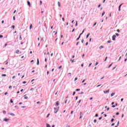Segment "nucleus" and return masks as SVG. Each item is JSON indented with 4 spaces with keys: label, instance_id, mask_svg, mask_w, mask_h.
Listing matches in <instances>:
<instances>
[{
    "label": "nucleus",
    "instance_id": "obj_1",
    "mask_svg": "<svg viewBox=\"0 0 127 127\" xmlns=\"http://www.w3.org/2000/svg\"><path fill=\"white\" fill-rule=\"evenodd\" d=\"M58 111H59V107L55 108V114H56Z\"/></svg>",
    "mask_w": 127,
    "mask_h": 127
},
{
    "label": "nucleus",
    "instance_id": "obj_2",
    "mask_svg": "<svg viewBox=\"0 0 127 127\" xmlns=\"http://www.w3.org/2000/svg\"><path fill=\"white\" fill-rule=\"evenodd\" d=\"M116 37H117V36L116 35H113L112 36V40H113L114 41H115V40H116Z\"/></svg>",
    "mask_w": 127,
    "mask_h": 127
},
{
    "label": "nucleus",
    "instance_id": "obj_3",
    "mask_svg": "<svg viewBox=\"0 0 127 127\" xmlns=\"http://www.w3.org/2000/svg\"><path fill=\"white\" fill-rule=\"evenodd\" d=\"M110 92V89H108L107 91H104V94H107V93H109Z\"/></svg>",
    "mask_w": 127,
    "mask_h": 127
},
{
    "label": "nucleus",
    "instance_id": "obj_4",
    "mask_svg": "<svg viewBox=\"0 0 127 127\" xmlns=\"http://www.w3.org/2000/svg\"><path fill=\"white\" fill-rule=\"evenodd\" d=\"M58 4L59 7H60V6H61V3H60V1L58 2Z\"/></svg>",
    "mask_w": 127,
    "mask_h": 127
},
{
    "label": "nucleus",
    "instance_id": "obj_5",
    "mask_svg": "<svg viewBox=\"0 0 127 127\" xmlns=\"http://www.w3.org/2000/svg\"><path fill=\"white\" fill-rule=\"evenodd\" d=\"M27 3L28 5H29V6L30 7V6H31V5L30 4V2H29V1H28Z\"/></svg>",
    "mask_w": 127,
    "mask_h": 127
},
{
    "label": "nucleus",
    "instance_id": "obj_6",
    "mask_svg": "<svg viewBox=\"0 0 127 127\" xmlns=\"http://www.w3.org/2000/svg\"><path fill=\"white\" fill-rule=\"evenodd\" d=\"M8 121H9V119H4V122H8Z\"/></svg>",
    "mask_w": 127,
    "mask_h": 127
},
{
    "label": "nucleus",
    "instance_id": "obj_7",
    "mask_svg": "<svg viewBox=\"0 0 127 127\" xmlns=\"http://www.w3.org/2000/svg\"><path fill=\"white\" fill-rule=\"evenodd\" d=\"M79 119H82V112H80V113Z\"/></svg>",
    "mask_w": 127,
    "mask_h": 127
},
{
    "label": "nucleus",
    "instance_id": "obj_8",
    "mask_svg": "<svg viewBox=\"0 0 127 127\" xmlns=\"http://www.w3.org/2000/svg\"><path fill=\"white\" fill-rule=\"evenodd\" d=\"M56 105L57 106H59V101H57V102H56Z\"/></svg>",
    "mask_w": 127,
    "mask_h": 127
},
{
    "label": "nucleus",
    "instance_id": "obj_9",
    "mask_svg": "<svg viewBox=\"0 0 127 127\" xmlns=\"http://www.w3.org/2000/svg\"><path fill=\"white\" fill-rule=\"evenodd\" d=\"M122 5H123V3L120 4V5L119 6V11H121V6H122Z\"/></svg>",
    "mask_w": 127,
    "mask_h": 127
},
{
    "label": "nucleus",
    "instance_id": "obj_10",
    "mask_svg": "<svg viewBox=\"0 0 127 127\" xmlns=\"http://www.w3.org/2000/svg\"><path fill=\"white\" fill-rule=\"evenodd\" d=\"M115 93H112L111 94V97H113V96H115Z\"/></svg>",
    "mask_w": 127,
    "mask_h": 127
},
{
    "label": "nucleus",
    "instance_id": "obj_11",
    "mask_svg": "<svg viewBox=\"0 0 127 127\" xmlns=\"http://www.w3.org/2000/svg\"><path fill=\"white\" fill-rule=\"evenodd\" d=\"M37 65H39V59H37Z\"/></svg>",
    "mask_w": 127,
    "mask_h": 127
},
{
    "label": "nucleus",
    "instance_id": "obj_12",
    "mask_svg": "<svg viewBox=\"0 0 127 127\" xmlns=\"http://www.w3.org/2000/svg\"><path fill=\"white\" fill-rule=\"evenodd\" d=\"M16 53L17 54H18V53H19V50H17L16 51Z\"/></svg>",
    "mask_w": 127,
    "mask_h": 127
},
{
    "label": "nucleus",
    "instance_id": "obj_13",
    "mask_svg": "<svg viewBox=\"0 0 127 127\" xmlns=\"http://www.w3.org/2000/svg\"><path fill=\"white\" fill-rule=\"evenodd\" d=\"M46 127H51L49 124H46Z\"/></svg>",
    "mask_w": 127,
    "mask_h": 127
},
{
    "label": "nucleus",
    "instance_id": "obj_14",
    "mask_svg": "<svg viewBox=\"0 0 127 127\" xmlns=\"http://www.w3.org/2000/svg\"><path fill=\"white\" fill-rule=\"evenodd\" d=\"M89 36H90V33H88L87 36H86V39L88 38V37H89Z\"/></svg>",
    "mask_w": 127,
    "mask_h": 127
},
{
    "label": "nucleus",
    "instance_id": "obj_15",
    "mask_svg": "<svg viewBox=\"0 0 127 127\" xmlns=\"http://www.w3.org/2000/svg\"><path fill=\"white\" fill-rule=\"evenodd\" d=\"M9 114L10 115V116H14V114L13 113H9Z\"/></svg>",
    "mask_w": 127,
    "mask_h": 127
},
{
    "label": "nucleus",
    "instance_id": "obj_16",
    "mask_svg": "<svg viewBox=\"0 0 127 127\" xmlns=\"http://www.w3.org/2000/svg\"><path fill=\"white\" fill-rule=\"evenodd\" d=\"M104 15H105V11L103 12L102 14V16H104Z\"/></svg>",
    "mask_w": 127,
    "mask_h": 127
},
{
    "label": "nucleus",
    "instance_id": "obj_17",
    "mask_svg": "<svg viewBox=\"0 0 127 127\" xmlns=\"http://www.w3.org/2000/svg\"><path fill=\"white\" fill-rule=\"evenodd\" d=\"M1 76H2V77H6V74H2Z\"/></svg>",
    "mask_w": 127,
    "mask_h": 127
},
{
    "label": "nucleus",
    "instance_id": "obj_18",
    "mask_svg": "<svg viewBox=\"0 0 127 127\" xmlns=\"http://www.w3.org/2000/svg\"><path fill=\"white\" fill-rule=\"evenodd\" d=\"M80 38H81V37H80V36H79L78 38H77L76 39L77 41H78V40H79V39H80Z\"/></svg>",
    "mask_w": 127,
    "mask_h": 127
},
{
    "label": "nucleus",
    "instance_id": "obj_19",
    "mask_svg": "<svg viewBox=\"0 0 127 127\" xmlns=\"http://www.w3.org/2000/svg\"><path fill=\"white\" fill-rule=\"evenodd\" d=\"M99 48H100V49H102V48H104V46H101Z\"/></svg>",
    "mask_w": 127,
    "mask_h": 127
},
{
    "label": "nucleus",
    "instance_id": "obj_20",
    "mask_svg": "<svg viewBox=\"0 0 127 127\" xmlns=\"http://www.w3.org/2000/svg\"><path fill=\"white\" fill-rule=\"evenodd\" d=\"M24 99H25V100H27V99H28V97H27V96H25V97H24Z\"/></svg>",
    "mask_w": 127,
    "mask_h": 127
},
{
    "label": "nucleus",
    "instance_id": "obj_21",
    "mask_svg": "<svg viewBox=\"0 0 127 127\" xmlns=\"http://www.w3.org/2000/svg\"><path fill=\"white\" fill-rule=\"evenodd\" d=\"M19 40H22V38H21V36L20 35L19 37Z\"/></svg>",
    "mask_w": 127,
    "mask_h": 127
},
{
    "label": "nucleus",
    "instance_id": "obj_22",
    "mask_svg": "<svg viewBox=\"0 0 127 127\" xmlns=\"http://www.w3.org/2000/svg\"><path fill=\"white\" fill-rule=\"evenodd\" d=\"M31 28H32V24H30V29H31Z\"/></svg>",
    "mask_w": 127,
    "mask_h": 127
},
{
    "label": "nucleus",
    "instance_id": "obj_23",
    "mask_svg": "<svg viewBox=\"0 0 127 127\" xmlns=\"http://www.w3.org/2000/svg\"><path fill=\"white\" fill-rule=\"evenodd\" d=\"M70 62H71V63H73V62H74V60H70Z\"/></svg>",
    "mask_w": 127,
    "mask_h": 127
},
{
    "label": "nucleus",
    "instance_id": "obj_24",
    "mask_svg": "<svg viewBox=\"0 0 127 127\" xmlns=\"http://www.w3.org/2000/svg\"><path fill=\"white\" fill-rule=\"evenodd\" d=\"M77 25H78V21H76L75 23V26H77Z\"/></svg>",
    "mask_w": 127,
    "mask_h": 127
},
{
    "label": "nucleus",
    "instance_id": "obj_25",
    "mask_svg": "<svg viewBox=\"0 0 127 127\" xmlns=\"http://www.w3.org/2000/svg\"><path fill=\"white\" fill-rule=\"evenodd\" d=\"M3 114H4V115L6 114V112L5 111H3Z\"/></svg>",
    "mask_w": 127,
    "mask_h": 127
},
{
    "label": "nucleus",
    "instance_id": "obj_26",
    "mask_svg": "<svg viewBox=\"0 0 127 127\" xmlns=\"http://www.w3.org/2000/svg\"><path fill=\"white\" fill-rule=\"evenodd\" d=\"M78 80V78L76 77L75 79H74V82L77 81Z\"/></svg>",
    "mask_w": 127,
    "mask_h": 127
},
{
    "label": "nucleus",
    "instance_id": "obj_27",
    "mask_svg": "<svg viewBox=\"0 0 127 127\" xmlns=\"http://www.w3.org/2000/svg\"><path fill=\"white\" fill-rule=\"evenodd\" d=\"M76 92H79V91H80V89H76Z\"/></svg>",
    "mask_w": 127,
    "mask_h": 127
},
{
    "label": "nucleus",
    "instance_id": "obj_28",
    "mask_svg": "<svg viewBox=\"0 0 127 127\" xmlns=\"http://www.w3.org/2000/svg\"><path fill=\"white\" fill-rule=\"evenodd\" d=\"M13 20H15V16H13Z\"/></svg>",
    "mask_w": 127,
    "mask_h": 127
},
{
    "label": "nucleus",
    "instance_id": "obj_29",
    "mask_svg": "<svg viewBox=\"0 0 127 127\" xmlns=\"http://www.w3.org/2000/svg\"><path fill=\"white\" fill-rule=\"evenodd\" d=\"M15 27V26L14 25L12 26V28H13V29H14Z\"/></svg>",
    "mask_w": 127,
    "mask_h": 127
},
{
    "label": "nucleus",
    "instance_id": "obj_30",
    "mask_svg": "<svg viewBox=\"0 0 127 127\" xmlns=\"http://www.w3.org/2000/svg\"><path fill=\"white\" fill-rule=\"evenodd\" d=\"M107 59H108V57H106L105 60H104L105 62L107 61Z\"/></svg>",
    "mask_w": 127,
    "mask_h": 127
},
{
    "label": "nucleus",
    "instance_id": "obj_31",
    "mask_svg": "<svg viewBox=\"0 0 127 127\" xmlns=\"http://www.w3.org/2000/svg\"><path fill=\"white\" fill-rule=\"evenodd\" d=\"M62 68V65H61L59 67V69H61Z\"/></svg>",
    "mask_w": 127,
    "mask_h": 127
},
{
    "label": "nucleus",
    "instance_id": "obj_32",
    "mask_svg": "<svg viewBox=\"0 0 127 127\" xmlns=\"http://www.w3.org/2000/svg\"><path fill=\"white\" fill-rule=\"evenodd\" d=\"M116 35H117V36H120V34L118 33H116Z\"/></svg>",
    "mask_w": 127,
    "mask_h": 127
},
{
    "label": "nucleus",
    "instance_id": "obj_33",
    "mask_svg": "<svg viewBox=\"0 0 127 127\" xmlns=\"http://www.w3.org/2000/svg\"><path fill=\"white\" fill-rule=\"evenodd\" d=\"M114 121H115V119H112L111 120V122L113 123V122H114Z\"/></svg>",
    "mask_w": 127,
    "mask_h": 127
},
{
    "label": "nucleus",
    "instance_id": "obj_34",
    "mask_svg": "<svg viewBox=\"0 0 127 127\" xmlns=\"http://www.w3.org/2000/svg\"><path fill=\"white\" fill-rule=\"evenodd\" d=\"M94 123H97V120H96V119L94 120Z\"/></svg>",
    "mask_w": 127,
    "mask_h": 127
},
{
    "label": "nucleus",
    "instance_id": "obj_35",
    "mask_svg": "<svg viewBox=\"0 0 127 127\" xmlns=\"http://www.w3.org/2000/svg\"><path fill=\"white\" fill-rule=\"evenodd\" d=\"M3 37V36H2V35H0V38H2Z\"/></svg>",
    "mask_w": 127,
    "mask_h": 127
},
{
    "label": "nucleus",
    "instance_id": "obj_36",
    "mask_svg": "<svg viewBox=\"0 0 127 127\" xmlns=\"http://www.w3.org/2000/svg\"><path fill=\"white\" fill-rule=\"evenodd\" d=\"M98 64H99V63L96 62V64H95V66H97V65H98Z\"/></svg>",
    "mask_w": 127,
    "mask_h": 127
},
{
    "label": "nucleus",
    "instance_id": "obj_37",
    "mask_svg": "<svg viewBox=\"0 0 127 127\" xmlns=\"http://www.w3.org/2000/svg\"><path fill=\"white\" fill-rule=\"evenodd\" d=\"M75 94H76V92H73V94H72L73 96H74Z\"/></svg>",
    "mask_w": 127,
    "mask_h": 127
},
{
    "label": "nucleus",
    "instance_id": "obj_38",
    "mask_svg": "<svg viewBox=\"0 0 127 127\" xmlns=\"http://www.w3.org/2000/svg\"><path fill=\"white\" fill-rule=\"evenodd\" d=\"M100 86H102V84L97 85V88H98V87H100Z\"/></svg>",
    "mask_w": 127,
    "mask_h": 127
},
{
    "label": "nucleus",
    "instance_id": "obj_39",
    "mask_svg": "<svg viewBox=\"0 0 127 127\" xmlns=\"http://www.w3.org/2000/svg\"><path fill=\"white\" fill-rule=\"evenodd\" d=\"M111 41L110 40L107 41V43H111Z\"/></svg>",
    "mask_w": 127,
    "mask_h": 127
},
{
    "label": "nucleus",
    "instance_id": "obj_40",
    "mask_svg": "<svg viewBox=\"0 0 127 127\" xmlns=\"http://www.w3.org/2000/svg\"><path fill=\"white\" fill-rule=\"evenodd\" d=\"M22 84H26V81H23V82H22Z\"/></svg>",
    "mask_w": 127,
    "mask_h": 127
},
{
    "label": "nucleus",
    "instance_id": "obj_41",
    "mask_svg": "<svg viewBox=\"0 0 127 127\" xmlns=\"http://www.w3.org/2000/svg\"><path fill=\"white\" fill-rule=\"evenodd\" d=\"M122 59V57H120V58H119V60H118V61H120V60H121V59Z\"/></svg>",
    "mask_w": 127,
    "mask_h": 127
},
{
    "label": "nucleus",
    "instance_id": "obj_42",
    "mask_svg": "<svg viewBox=\"0 0 127 127\" xmlns=\"http://www.w3.org/2000/svg\"><path fill=\"white\" fill-rule=\"evenodd\" d=\"M81 43H84V39H82V40H81Z\"/></svg>",
    "mask_w": 127,
    "mask_h": 127
},
{
    "label": "nucleus",
    "instance_id": "obj_43",
    "mask_svg": "<svg viewBox=\"0 0 127 127\" xmlns=\"http://www.w3.org/2000/svg\"><path fill=\"white\" fill-rule=\"evenodd\" d=\"M10 103H13V101H12V99L10 100Z\"/></svg>",
    "mask_w": 127,
    "mask_h": 127
},
{
    "label": "nucleus",
    "instance_id": "obj_44",
    "mask_svg": "<svg viewBox=\"0 0 127 127\" xmlns=\"http://www.w3.org/2000/svg\"><path fill=\"white\" fill-rule=\"evenodd\" d=\"M116 115H117V116H118V115H120V113L117 112V113H116Z\"/></svg>",
    "mask_w": 127,
    "mask_h": 127
},
{
    "label": "nucleus",
    "instance_id": "obj_45",
    "mask_svg": "<svg viewBox=\"0 0 127 127\" xmlns=\"http://www.w3.org/2000/svg\"><path fill=\"white\" fill-rule=\"evenodd\" d=\"M112 65H113V64H111L109 65V68H110V67L112 66Z\"/></svg>",
    "mask_w": 127,
    "mask_h": 127
},
{
    "label": "nucleus",
    "instance_id": "obj_46",
    "mask_svg": "<svg viewBox=\"0 0 127 127\" xmlns=\"http://www.w3.org/2000/svg\"><path fill=\"white\" fill-rule=\"evenodd\" d=\"M119 125H120V121H119L117 123V126H119Z\"/></svg>",
    "mask_w": 127,
    "mask_h": 127
},
{
    "label": "nucleus",
    "instance_id": "obj_47",
    "mask_svg": "<svg viewBox=\"0 0 127 127\" xmlns=\"http://www.w3.org/2000/svg\"><path fill=\"white\" fill-rule=\"evenodd\" d=\"M117 32H120V29H117Z\"/></svg>",
    "mask_w": 127,
    "mask_h": 127
},
{
    "label": "nucleus",
    "instance_id": "obj_48",
    "mask_svg": "<svg viewBox=\"0 0 127 127\" xmlns=\"http://www.w3.org/2000/svg\"><path fill=\"white\" fill-rule=\"evenodd\" d=\"M112 107L113 108H116V106H115V105H113Z\"/></svg>",
    "mask_w": 127,
    "mask_h": 127
},
{
    "label": "nucleus",
    "instance_id": "obj_49",
    "mask_svg": "<svg viewBox=\"0 0 127 127\" xmlns=\"http://www.w3.org/2000/svg\"><path fill=\"white\" fill-rule=\"evenodd\" d=\"M111 126H112V127L115 126V123L112 124Z\"/></svg>",
    "mask_w": 127,
    "mask_h": 127
},
{
    "label": "nucleus",
    "instance_id": "obj_50",
    "mask_svg": "<svg viewBox=\"0 0 127 127\" xmlns=\"http://www.w3.org/2000/svg\"><path fill=\"white\" fill-rule=\"evenodd\" d=\"M49 116H50V114H49L47 116V118H48V117H49Z\"/></svg>",
    "mask_w": 127,
    "mask_h": 127
},
{
    "label": "nucleus",
    "instance_id": "obj_51",
    "mask_svg": "<svg viewBox=\"0 0 127 127\" xmlns=\"http://www.w3.org/2000/svg\"><path fill=\"white\" fill-rule=\"evenodd\" d=\"M102 117H100L99 118V120H102Z\"/></svg>",
    "mask_w": 127,
    "mask_h": 127
},
{
    "label": "nucleus",
    "instance_id": "obj_52",
    "mask_svg": "<svg viewBox=\"0 0 127 127\" xmlns=\"http://www.w3.org/2000/svg\"><path fill=\"white\" fill-rule=\"evenodd\" d=\"M85 81H86V80H83L82 81V83H84L85 82Z\"/></svg>",
    "mask_w": 127,
    "mask_h": 127
},
{
    "label": "nucleus",
    "instance_id": "obj_53",
    "mask_svg": "<svg viewBox=\"0 0 127 127\" xmlns=\"http://www.w3.org/2000/svg\"><path fill=\"white\" fill-rule=\"evenodd\" d=\"M88 43L86 42V44H85V45L87 46V45H88Z\"/></svg>",
    "mask_w": 127,
    "mask_h": 127
},
{
    "label": "nucleus",
    "instance_id": "obj_54",
    "mask_svg": "<svg viewBox=\"0 0 127 127\" xmlns=\"http://www.w3.org/2000/svg\"><path fill=\"white\" fill-rule=\"evenodd\" d=\"M91 65H92V63L90 64L88 66H89V67H90V66H91Z\"/></svg>",
    "mask_w": 127,
    "mask_h": 127
},
{
    "label": "nucleus",
    "instance_id": "obj_55",
    "mask_svg": "<svg viewBox=\"0 0 127 127\" xmlns=\"http://www.w3.org/2000/svg\"><path fill=\"white\" fill-rule=\"evenodd\" d=\"M12 87L11 86H9V89H11Z\"/></svg>",
    "mask_w": 127,
    "mask_h": 127
},
{
    "label": "nucleus",
    "instance_id": "obj_56",
    "mask_svg": "<svg viewBox=\"0 0 127 127\" xmlns=\"http://www.w3.org/2000/svg\"><path fill=\"white\" fill-rule=\"evenodd\" d=\"M1 23H4V21L2 20V21H1Z\"/></svg>",
    "mask_w": 127,
    "mask_h": 127
},
{
    "label": "nucleus",
    "instance_id": "obj_57",
    "mask_svg": "<svg viewBox=\"0 0 127 127\" xmlns=\"http://www.w3.org/2000/svg\"><path fill=\"white\" fill-rule=\"evenodd\" d=\"M19 105H22V102H20V103H19Z\"/></svg>",
    "mask_w": 127,
    "mask_h": 127
},
{
    "label": "nucleus",
    "instance_id": "obj_58",
    "mask_svg": "<svg viewBox=\"0 0 127 127\" xmlns=\"http://www.w3.org/2000/svg\"><path fill=\"white\" fill-rule=\"evenodd\" d=\"M96 24H97V22H96V23L93 25V27H94V26H95V25H96Z\"/></svg>",
    "mask_w": 127,
    "mask_h": 127
},
{
    "label": "nucleus",
    "instance_id": "obj_59",
    "mask_svg": "<svg viewBox=\"0 0 127 127\" xmlns=\"http://www.w3.org/2000/svg\"><path fill=\"white\" fill-rule=\"evenodd\" d=\"M127 61V59H126L125 60V62H126Z\"/></svg>",
    "mask_w": 127,
    "mask_h": 127
},
{
    "label": "nucleus",
    "instance_id": "obj_60",
    "mask_svg": "<svg viewBox=\"0 0 127 127\" xmlns=\"http://www.w3.org/2000/svg\"><path fill=\"white\" fill-rule=\"evenodd\" d=\"M7 94H8L7 92H5V93H4V95H7Z\"/></svg>",
    "mask_w": 127,
    "mask_h": 127
},
{
    "label": "nucleus",
    "instance_id": "obj_61",
    "mask_svg": "<svg viewBox=\"0 0 127 127\" xmlns=\"http://www.w3.org/2000/svg\"><path fill=\"white\" fill-rule=\"evenodd\" d=\"M51 57L53 56V53H52V54H51Z\"/></svg>",
    "mask_w": 127,
    "mask_h": 127
},
{
    "label": "nucleus",
    "instance_id": "obj_62",
    "mask_svg": "<svg viewBox=\"0 0 127 127\" xmlns=\"http://www.w3.org/2000/svg\"><path fill=\"white\" fill-rule=\"evenodd\" d=\"M78 44H79V42H77L76 43V45H78Z\"/></svg>",
    "mask_w": 127,
    "mask_h": 127
},
{
    "label": "nucleus",
    "instance_id": "obj_63",
    "mask_svg": "<svg viewBox=\"0 0 127 127\" xmlns=\"http://www.w3.org/2000/svg\"><path fill=\"white\" fill-rule=\"evenodd\" d=\"M124 114H122V118H124Z\"/></svg>",
    "mask_w": 127,
    "mask_h": 127
},
{
    "label": "nucleus",
    "instance_id": "obj_64",
    "mask_svg": "<svg viewBox=\"0 0 127 127\" xmlns=\"http://www.w3.org/2000/svg\"><path fill=\"white\" fill-rule=\"evenodd\" d=\"M98 114L95 115V117H98Z\"/></svg>",
    "mask_w": 127,
    "mask_h": 127
}]
</instances>
